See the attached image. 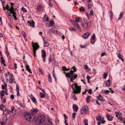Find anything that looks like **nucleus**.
<instances>
[{
  "label": "nucleus",
  "instance_id": "obj_31",
  "mask_svg": "<svg viewBox=\"0 0 125 125\" xmlns=\"http://www.w3.org/2000/svg\"><path fill=\"white\" fill-rule=\"evenodd\" d=\"M96 118L97 120L99 121L101 119V117L100 115H99L96 116Z\"/></svg>",
  "mask_w": 125,
  "mask_h": 125
},
{
  "label": "nucleus",
  "instance_id": "obj_49",
  "mask_svg": "<svg viewBox=\"0 0 125 125\" xmlns=\"http://www.w3.org/2000/svg\"><path fill=\"white\" fill-rule=\"evenodd\" d=\"M93 10H91L90 11V15L91 16H92L93 15Z\"/></svg>",
  "mask_w": 125,
  "mask_h": 125
},
{
  "label": "nucleus",
  "instance_id": "obj_6",
  "mask_svg": "<svg viewBox=\"0 0 125 125\" xmlns=\"http://www.w3.org/2000/svg\"><path fill=\"white\" fill-rule=\"evenodd\" d=\"M79 17H78L76 19L75 21H72V20H71V23L73 24V25H74L75 27H77V28L79 29L80 30L81 28H80V26L78 24V23L76 22L77 21H79Z\"/></svg>",
  "mask_w": 125,
  "mask_h": 125
},
{
  "label": "nucleus",
  "instance_id": "obj_53",
  "mask_svg": "<svg viewBox=\"0 0 125 125\" xmlns=\"http://www.w3.org/2000/svg\"><path fill=\"white\" fill-rule=\"evenodd\" d=\"M52 74H53V76L54 77V79H55V80H56V79H55L56 77H55V73L54 71V70L53 71Z\"/></svg>",
  "mask_w": 125,
  "mask_h": 125
},
{
  "label": "nucleus",
  "instance_id": "obj_33",
  "mask_svg": "<svg viewBox=\"0 0 125 125\" xmlns=\"http://www.w3.org/2000/svg\"><path fill=\"white\" fill-rule=\"evenodd\" d=\"M95 38V36L94 34H93L92 35L91 37V40H94Z\"/></svg>",
  "mask_w": 125,
  "mask_h": 125
},
{
  "label": "nucleus",
  "instance_id": "obj_16",
  "mask_svg": "<svg viewBox=\"0 0 125 125\" xmlns=\"http://www.w3.org/2000/svg\"><path fill=\"white\" fill-rule=\"evenodd\" d=\"M73 110H74L76 112L78 110V106L74 104H73Z\"/></svg>",
  "mask_w": 125,
  "mask_h": 125
},
{
  "label": "nucleus",
  "instance_id": "obj_4",
  "mask_svg": "<svg viewBox=\"0 0 125 125\" xmlns=\"http://www.w3.org/2000/svg\"><path fill=\"white\" fill-rule=\"evenodd\" d=\"M45 120V117L44 116L40 115L39 116L36 121V124L38 125H41Z\"/></svg>",
  "mask_w": 125,
  "mask_h": 125
},
{
  "label": "nucleus",
  "instance_id": "obj_41",
  "mask_svg": "<svg viewBox=\"0 0 125 125\" xmlns=\"http://www.w3.org/2000/svg\"><path fill=\"white\" fill-rule=\"evenodd\" d=\"M76 114V113L75 112H74L73 113L72 116L73 118V119H75Z\"/></svg>",
  "mask_w": 125,
  "mask_h": 125
},
{
  "label": "nucleus",
  "instance_id": "obj_64",
  "mask_svg": "<svg viewBox=\"0 0 125 125\" xmlns=\"http://www.w3.org/2000/svg\"><path fill=\"white\" fill-rule=\"evenodd\" d=\"M52 125V122H51V123H50V124H49L47 123H45L42 125Z\"/></svg>",
  "mask_w": 125,
  "mask_h": 125
},
{
  "label": "nucleus",
  "instance_id": "obj_15",
  "mask_svg": "<svg viewBox=\"0 0 125 125\" xmlns=\"http://www.w3.org/2000/svg\"><path fill=\"white\" fill-rule=\"evenodd\" d=\"M10 13L13 14V16L15 20H16L17 19V18L16 17L17 13L16 11H12L11 12H10Z\"/></svg>",
  "mask_w": 125,
  "mask_h": 125
},
{
  "label": "nucleus",
  "instance_id": "obj_12",
  "mask_svg": "<svg viewBox=\"0 0 125 125\" xmlns=\"http://www.w3.org/2000/svg\"><path fill=\"white\" fill-rule=\"evenodd\" d=\"M30 98L31 99L33 103H37V102L36 101V99L32 94H31V95Z\"/></svg>",
  "mask_w": 125,
  "mask_h": 125
},
{
  "label": "nucleus",
  "instance_id": "obj_5",
  "mask_svg": "<svg viewBox=\"0 0 125 125\" xmlns=\"http://www.w3.org/2000/svg\"><path fill=\"white\" fill-rule=\"evenodd\" d=\"M32 45L33 47L34 56V57H36V51L39 48V46L36 43H34L33 42L32 43Z\"/></svg>",
  "mask_w": 125,
  "mask_h": 125
},
{
  "label": "nucleus",
  "instance_id": "obj_47",
  "mask_svg": "<svg viewBox=\"0 0 125 125\" xmlns=\"http://www.w3.org/2000/svg\"><path fill=\"white\" fill-rule=\"evenodd\" d=\"M110 17L111 18H112V16L113 14L112 12V11H110Z\"/></svg>",
  "mask_w": 125,
  "mask_h": 125
},
{
  "label": "nucleus",
  "instance_id": "obj_52",
  "mask_svg": "<svg viewBox=\"0 0 125 125\" xmlns=\"http://www.w3.org/2000/svg\"><path fill=\"white\" fill-rule=\"evenodd\" d=\"M4 84L5 85H4L3 84L1 85L2 88L3 89H4L5 85H6V87L7 85L5 83Z\"/></svg>",
  "mask_w": 125,
  "mask_h": 125
},
{
  "label": "nucleus",
  "instance_id": "obj_59",
  "mask_svg": "<svg viewBox=\"0 0 125 125\" xmlns=\"http://www.w3.org/2000/svg\"><path fill=\"white\" fill-rule=\"evenodd\" d=\"M7 112V115L9 114H11L12 113H11V111H10V110H9L8 109V110Z\"/></svg>",
  "mask_w": 125,
  "mask_h": 125
},
{
  "label": "nucleus",
  "instance_id": "obj_9",
  "mask_svg": "<svg viewBox=\"0 0 125 125\" xmlns=\"http://www.w3.org/2000/svg\"><path fill=\"white\" fill-rule=\"evenodd\" d=\"M14 81L15 80L13 74H10V83L11 84H12L13 83H15L16 82L15 81L14 82Z\"/></svg>",
  "mask_w": 125,
  "mask_h": 125
},
{
  "label": "nucleus",
  "instance_id": "obj_14",
  "mask_svg": "<svg viewBox=\"0 0 125 125\" xmlns=\"http://www.w3.org/2000/svg\"><path fill=\"white\" fill-rule=\"evenodd\" d=\"M83 21L85 24L87 25V28H88L89 26L91 25V22H88L87 21L84 19H83Z\"/></svg>",
  "mask_w": 125,
  "mask_h": 125
},
{
  "label": "nucleus",
  "instance_id": "obj_20",
  "mask_svg": "<svg viewBox=\"0 0 125 125\" xmlns=\"http://www.w3.org/2000/svg\"><path fill=\"white\" fill-rule=\"evenodd\" d=\"M17 103L18 104H19L20 106L23 107H25V105L24 104H22L20 103L19 101H17Z\"/></svg>",
  "mask_w": 125,
  "mask_h": 125
},
{
  "label": "nucleus",
  "instance_id": "obj_45",
  "mask_svg": "<svg viewBox=\"0 0 125 125\" xmlns=\"http://www.w3.org/2000/svg\"><path fill=\"white\" fill-rule=\"evenodd\" d=\"M5 62V61L4 60H1V63L4 66H6V65L4 63Z\"/></svg>",
  "mask_w": 125,
  "mask_h": 125
},
{
  "label": "nucleus",
  "instance_id": "obj_40",
  "mask_svg": "<svg viewBox=\"0 0 125 125\" xmlns=\"http://www.w3.org/2000/svg\"><path fill=\"white\" fill-rule=\"evenodd\" d=\"M21 10L23 12H25L27 11L23 7L22 8Z\"/></svg>",
  "mask_w": 125,
  "mask_h": 125
},
{
  "label": "nucleus",
  "instance_id": "obj_24",
  "mask_svg": "<svg viewBox=\"0 0 125 125\" xmlns=\"http://www.w3.org/2000/svg\"><path fill=\"white\" fill-rule=\"evenodd\" d=\"M25 67L26 69L30 73H31V69L29 68V65H27V66H25Z\"/></svg>",
  "mask_w": 125,
  "mask_h": 125
},
{
  "label": "nucleus",
  "instance_id": "obj_60",
  "mask_svg": "<svg viewBox=\"0 0 125 125\" xmlns=\"http://www.w3.org/2000/svg\"><path fill=\"white\" fill-rule=\"evenodd\" d=\"M10 97L11 99H13L14 98V96L13 95H11L10 96Z\"/></svg>",
  "mask_w": 125,
  "mask_h": 125
},
{
  "label": "nucleus",
  "instance_id": "obj_18",
  "mask_svg": "<svg viewBox=\"0 0 125 125\" xmlns=\"http://www.w3.org/2000/svg\"><path fill=\"white\" fill-rule=\"evenodd\" d=\"M109 92H110V91L108 90H102L101 91V92L103 94H108Z\"/></svg>",
  "mask_w": 125,
  "mask_h": 125
},
{
  "label": "nucleus",
  "instance_id": "obj_55",
  "mask_svg": "<svg viewBox=\"0 0 125 125\" xmlns=\"http://www.w3.org/2000/svg\"><path fill=\"white\" fill-rule=\"evenodd\" d=\"M72 68H73V70L74 71H74V72H76V67H75L74 66L73 67H72Z\"/></svg>",
  "mask_w": 125,
  "mask_h": 125
},
{
  "label": "nucleus",
  "instance_id": "obj_50",
  "mask_svg": "<svg viewBox=\"0 0 125 125\" xmlns=\"http://www.w3.org/2000/svg\"><path fill=\"white\" fill-rule=\"evenodd\" d=\"M44 94H43L42 93H40V94L41 95L40 97L41 98H43L44 97Z\"/></svg>",
  "mask_w": 125,
  "mask_h": 125
},
{
  "label": "nucleus",
  "instance_id": "obj_37",
  "mask_svg": "<svg viewBox=\"0 0 125 125\" xmlns=\"http://www.w3.org/2000/svg\"><path fill=\"white\" fill-rule=\"evenodd\" d=\"M113 118L112 116H110L109 117L107 118V119L109 121H111L112 120Z\"/></svg>",
  "mask_w": 125,
  "mask_h": 125
},
{
  "label": "nucleus",
  "instance_id": "obj_56",
  "mask_svg": "<svg viewBox=\"0 0 125 125\" xmlns=\"http://www.w3.org/2000/svg\"><path fill=\"white\" fill-rule=\"evenodd\" d=\"M115 113H116V114H117L118 115H122V113H120V112H118L117 111H116Z\"/></svg>",
  "mask_w": 125,
  "mask_h": 125
},
{
  "label": "nucleus",
  "instance_id": "obj_7",
  "mask_svg": "<svg viewBox=\"0 0 125 125\" xmlns=\"http://www.w3.org/2000/svg\"><path fill=\"white\" fill-rule=\"evenodd\" d=\"M88 108L87 106H83L81 109L80 112L81 114L85 115L88 113Z\"/></svg>",
  "mask_w": 125,
  "mask_h": 125
},
{
  "label": "nucleus",
  "instance_id": "obj_62",
  "mask_svg": "<svg viewBox=\"0 0 125 125\" xmlns=\"http://www.w3.org/2000/svg\"><path fill=\"white\" fill-rule=\"evenodd\" d=\"M51 61H52V60L51 58V57H50L49 58V63H50L51 62Z\"/></svg>",
  "mask_w": 125,
  "mask_h": 125
},
{
  "label": "nucleus",
  "instance_id": "obj_13",
  "mask_svg": "<svg viewBox=\"0 0 125 125\" xmlns=\"http://www.w3.org/2000/svg\"><path fill=\"white\" fill-rule=\"evenodd\" d=\"M90 33L88 32H86L82 36L83 38L85 39H87L89 36Z\"/></svg>",
  "mask_w": 125,
  "mask_h": 125
},
{
  "label": "nucleus",
  "instance_id": "obj_46",
  "mask_svg": "<svg viewBox=\"0 0 125 125\" xmlns=\"http://www.w3.org/2000/svg\"><path fill=\"white\" fill-rule=\"evenodd\" d=\"M88 93L90 94H91L92 93V90L91 89H89L88 91Z\"/></svg>",
  "mask_w": 125,
  "mask_h": 125
},
{
  "label": "nucleus",
  "instance_id": "obj_48",
  "mask_svg": "<svg viewBox=\"0 0 125 125\" xmlns=\"http://www.w3.org/2000/svg\"><path fill=\"white\" fill-rule=\"evenodd\" d=\"M79 10L80 11H85V9L82 7L80 8Z\"/></svg>",
  "mask_w": 125,
  "mask_h": 125
},
{
  "label": "nucleus",
  "instance_id": "obj_27",
  "mask_svg": "<svg viewBox=\"0 0 125 125\" xmlns=\"http://www.w3.org/2000/svg\"><path fill=\"white\" fill-rule=\"evenodd\" d=\"M48 77L49 81L50 83L52 82V79L50 74H49L48 75Z\"/></svg>",
  "mask_w": 125,
  "mask_h": 125
},
{
  "label": "nucleus",
  "instance_id": "obj_2",
  "mask_svg": "<svg viewBox=\"0 0 125 125\" xmlns=\"http://www.w3.org/2000/svg\"><path fill=\"white\" fill-rule=\"evenodd\" d=\"M67 74V76L70 79V81L73 82H74L73 80L76 79L78 76L77 74L74 73V71L72 70L68 73Z\"/></svg>",
  "mask_w": 125,
  "mask_h": 125
},
{
  "label": "nucleus",
  "instance_id": "obj_8",
  "mask_svg": "<svg viewBox=\"0 0 125 125\" xmlns=\"http://www.w3.org/2000/svg\"><path fill=\"white\" fill-rule=\"evenodd\" d=\"M27 23L28 25H30V27H34L35 26V22L33 20H30V21H28Z\"/></svg>",
  "mask_w": 125,
  "mask_h": 125
},
{
  "label": "nucleus",
  "instance_id": "obj_38",
  "mask_svg": "<svg viewBox=\"0 0 125 125\" xmlns=\"http://www.w3.org/2000/svg\"><path fill=\"white\" fill-rule=\"evenodd\" d=\"M72 96L73 98V99H74V100H75V101H76L77 100V99L75 95L74 94Z\"/></svg>",
  "mask_w": 125,
  "mask_h": 125
},
{
  "label": "nucleus",
  "instance_id": "obj_32",
  "mask_svg": "<svg viewBox=\"0 0 125 125\" xmlns=\"http://www.w3.org/2000/svg\"><path fill=\"white\" fill-rule=\"evenodd\" d=\"M124 12H122L119 15V17L118 19V20H120L124 14Z\"/></svg>",
  "mask_w": 125,
  "mask_h": 125
},
{
  "label": "nucleus",
  "instance_id": "obj_26",
  "mask_svg": "<svg viewBox=\"0 0 125 125\" xmlns=\"http://www.w3.org/2000/svg\"><path fill=\"white\" fill-rule=\"evenodd\" d=\"M14 11H15V9L13 7V6H11L10 8L9 9V11L10 12H11Z\"/></svg>",
  "mask_w": 125,
  "mask_h": 125
},
{
  "label": "nucleus",
  "instance_id": "obj_1",
  "mask_svg": "<svg viewBox=\"0 0 125 125\" xmlns=\"http://www.w3.org/2000/svg\"><path fill=\"white\" fill-rule=\"evenodd\" d=\"M31 113L29 114L27 113L24 116L25 118L31 122L33 121L35 119V115L33 113H36L39 111L37 108H33L30 110Z\"/></svg>",
  "mask_w": 125,
  "mask_h": 125
},
{
  "label": "nucleus",
  "instance_id": "obj_43",
  "mask_svg": "<svg viewBox=\"0 0 125 125\" xmlns=\"http://www.w3.org/2000/svg\"><path fill=\"white\" fill-rule=\"evenodd\" d=\"M69 29L71 31H76V30L73 27H70L69 28Z\"/></svg>",
  "mask_w": 125,
  "mask_h": 125
},
{
  "label": "nucleus",
  "instance_id": "obj_28",
  "mask_svg": "<svg viewBox=\"0 0 125 125\" xmlns=\"http://www.w3.org/2000/svg\"><path fill=\"white\" fill-rule=\"evenodd\" d=\"M55 28V27H53L52 28H51L49 30V31H48V32L49 33H50V32H51V31L52 33L54 32L55 31L54 29Z\"/></svg>",
  "mask_w": 125,
  "mask_h": 125
},
{
  "label": "nucleus",
  "instance_id": "obj_21",
  "mask_svg": "<svg viewBox=\"0 0 125 125\" xmlns=\"http://www.w3.org/2000/svg\"><path fill=\"white\" fill-rule=\"evenodd\" d=\"M43 9V7L41 5H39L37 7V9L38 11L42 10Z\"/></svg>",
  "mask_w": 125,
  "mask_h": 125
},
{
  "label": "nucleus",
  "instance_id": "obj_10",
  "mask_svg": "<svg viewBox=\"0 0 125 125\" xmlns=\"http://www.w3.org/2000/svg\"><path fill=\"white\" fill-rule=\"evenodd\" d=\"M42 51H43V52L42 53V57L43 59L42 60L43 62H44L45 61V58L46 57V53L44 50H42Z\"/></svg>",
  "mask_w": 125,
  "mask_h": 125
},
{
  "label": "nucleus",
  "instance_id": "obj_61",
  "mask_svg": "<svg viewBox=\"0 0 125 125\" xmlns=\"http://www.w3.org/2000/svg\"><path fill=\"white\" fill-rule=\"evenodd\" d=\"M84 67L85 69H87L88 68V67L87 65H84Z\"/></svg>",
  "mask_w": 125,
  "mask_h": 125
},
{
  "label": "nucleus",
  "instance_id": "obj_57",
  "mask_svg": "<svg viewBox=\"0 0 125 125\" xmlns=\"http://www.w3.org/2000/svg\"><path fill=\"white\" fill-rule=\"evenodd\" d=\"M39 89L40 90H41L43 92V93L44 94H46V93L45 92V91L43 89H42V88H41L40 87L39 88Z\"/></svg>",
  "mask_w": 125,
  "mask_h": 125
},
{
  "label": "nucleus",
  "instance_id": "obj_29",
  "mask_svg": "<svg viewBox=\"0 0 125 125\" xmlns=\"http://www.w3.org/2000/svg\"><path fill=\"white\" fill-rule=\"evenodd\" d=\"M62 70H63L64 71H68L70 69L69 68H66L65 66H63L62 67Z\"/></svg>",
  "mask_w": 125,
  "mask_h": 125
},
{
  "label": "nucleus",
  "instance_id": "obj_23",
  "mask_svg": "<svg viewBox=\"0 0 125 125\" xmlns=\"http://www.w3.org/2000/svg\"><path fill=\"white\" fill-rule=\"evenodd\" d=\"M6 106L5 105L3 104H1L0 105V109L1 110H3L4 109L6 108Z\"/></svg>",
  "mask_w": 125,
  "mask_h": 125
},
{
  "label": "nucleus",
  "instance_id": "obj_30",
  "mask_svg": "<svg viewBox=\"0 0 125 125\" xmlns=\"http://www.w3.org/2000/svg\"><path fill=\"white\" fill-rule=\"evenodd\" d=\"M83 123L85 124V125H88V120L86 119H84Z\"/></svg>",
  "mask_w": 125,
  "mask_h": 125
},
{
  "label": "nucleus",
  "instance_id": "obj_51",
  "mask_svg": "<svg viewBox=\"0 0 125 125\" xmlns=\"http://www.w3.org/2000/svg\"><path fill=\"white\" fill-rule=\"evenodd\" d=\"M16 91H19V86L18 84H17L16 85Z\"/></svg>",
  "mask_w": 125,
  "mask_h": 125
},
{
  "label": "nucleus",
  "instance_id": "obj_11",
  "mask_svg": "<svg viewBox=\"0 0 125 125\" xmlns=\"http://www.w3.org/2000/svg\"><path fill=\"white\" fill-rule=\"evenodd\" d=\"M105 84H104L103 85L105 86V87H109L110 84V79L108 80L107 81L104 82Z\"/></svg>",
  "mask_w": 125,
  "mask_h": 125
},
{
  "label": "nucleus",
  "instance_id": "obj_17",
  "mask_svg": "<svg viewBox=\"0 0 125 125\" xmlns=\"http://www.w3.org/2000/svg\"><path fill=\"white\" fill-rule=\"evenodd\" d=\"M8 118L7 116H4L2 119V121L3 123L5 124Z\"/></svg>",
  "mask_w": 125,
  "mask_h": 125
},
{
  "label": "nucleus",
  "instance_id": "obj_58",
  "mask_svg": "<svg viewBox=\"0 0 125 125\" xmlns=\"http://www.w3.org/2000/svg\"><path fill=\"white\" fill-rule=\"evenodd\" d=\"M6 7V9H7V10H8L9 11V6L8 4L6 5V7Z\"/></svg>",
  "mask_w": 125,
  "mask_h": 125
},
{
  "label": "nucleus",
  "instance_id": "obj_36",
  "mask_svg": "<svg viewBox=\"0 0 125 125\" xmlns=\"http://www.w3.org/2000/svg\"><path fill=\"white\" fill-rule=\"evenodd\" d=\"M7 15L8 16V18H11L12 17V16L10 14L9 12L7 11Z\"/></svg>",
  "mask_w": 125,
  "mask_h": 125
},
{
  "label": "nucleus",
  "instance_id": "obj_44",
  "mask_svg": "<svg viewBox=\"0 0 125 125\" xmlns=\"http://www.w3.org/2000/svg\"><path fill=\"white\" fill-rule=\"evenodd\" d=\"M50 23L51 26H53V25L54 24V22L53 21H51L50 22Z\"/></svg>",
  "mask_w": 125,
  "mask_h": 125
},
{
  "label": "nucleus",
  "instance_id": "obj_25",
  "mask_svg": "<svg viewBox=\"0 0 125 125\" xmlns=\"http://www.w3.org/2000/svg\"><path fill=\"white\" fill-rule=\"evenodd\" d=\"M97 98L99 100L101 101H102L103 100V97L101 96L100 94H99L98 96H97Z\"/></svg>",
  "mask_w": 125,
  "mask_h": 125
},
{
  "label": "nucleus",
  "instance_id": "obj_39",
  "mask_svg": "<svg viewBox=\"0 0 125 125\" xmlns=\"http://www.w3.org/2000/svg\"><path fill=\"white\" fill-rule=\"evenodd\" d=\"M22 33L24 38L25 39V37H26V34L25 32L24 31H22Z\"/></svg>",
  "mask_w": 125,
  "mask_h": 125
},
{
  "label": "nucleus",
  "instance_id": "obj_22",
  "mask_svg": "<svg viewBox=\"0 0 125 125\" xmlns=\"http://www.w3.org/2000/svg\"><path fill=\"white\" fill-rule=\"evenodd\" d=\"M91 98V96H88L87 97L86 99V102L87 103H89L90 101V98Z\"/></svg>",
  "mask_w": 125,
  "mask_h": 125
},
{
  "label": "nucleus",
  "instance_id": "obj_63",
  "mask_svg": "<svg viewBox=\"0 0 125 125\" xmlns=\"http://www.w3.org/2000/svg\"><path fill=\"white\" fill-rule=\"evenodd\" d=\"M38 69H39V71L40 73L41 74H42V73H43V72L42 71V70L40 68H38Z\"/></svg>",
  "mask_w": 125,
  "mask_h": 125
},
{
  "label": "nucleus",
  "instance_id": "obj_19",
  "mask_svg": "<svg viewBox=\"0 0 125 125\" xmlns=\"http://www.w3.org/2000/svg\"><path fill=\"white\" fill-rule=\"evenodd\" d=\"M8 109L7 108H5L3 109V114L4 115H7Z\"/></svg>",
  "mask_w": 125,
  "mask_h": 125
},
{
  "label": "nucleus",
  "instance_id": "obj_35",
  "mask_svg": "<svg viewBox=\"0 0 125 125\" xmlns=\"http://www.w3.org/2000/svg\"><path fill=\"white\" fill-rule=\"evenodd\" d=\"M5 94V92L4 90H2L0 93V94L1 96H3Z\"/></svg>",
  "mask_w": 125,
  "mask_h": 125
},
{
  "label": "nucleus",
  "instance_id": "obj_54",
  "mask_svg": "<svg viewBox=\"0 0 125 125\" xmlns=\"http://www.w3.org/2000/svg\"><path fill=\"white\" fill-rule=\"evenodd\" d=\"M2 103L3 104H4L6 102V99L5 98H4L3 100H2Z\"/></svg>",
  "mask_w": 125,
  "mask_h": 125
},
{
  "label": "nucleus",
  "instance_id": "obj_3",
  "mask_svg": "<svg viewBox=\"0 0 125 125\" xmlns=\"http://www.w3.org/2000/svg\"><path fill=\"white\" fill-rule=\"evenodd\" d=\"M71 87L73 90V93L75 94L80 93L81 91V87L77 85V84L75 83L72 84Z\"/></svg>",
  "mask_w": 125,
  "mask_h": 125
},
{
  "label": "nucleus",
  "instance_id": "obj_42",
  "mask_svg": "<svg viewBox=\"0 0 125 125\" xmlns=\"http://www.w3.org/2000/svg\"><path fill=\"white\" fill-rule=\"evenodd\" d=\"M107 73H104V79H105L107 77Z\"/></svg>",
  "mask_w": 125,
  "mask_h": 125
},
{
  "label": "nucleus",
  "instance_id": "obj_34",
  "mask_svg": "<svg viewBox=\"0 0 125 125\" xmlns=\"http://www.w3.org/2000/svg\"><path fill=\"white\" fill-rule=\"evenodd\" d=\"M44 47H47L48 46L49 44L47 43V42H44Z\"/></svg>",
  "mask_w": 125,
  "mask_h": 125
}]
</instances>
